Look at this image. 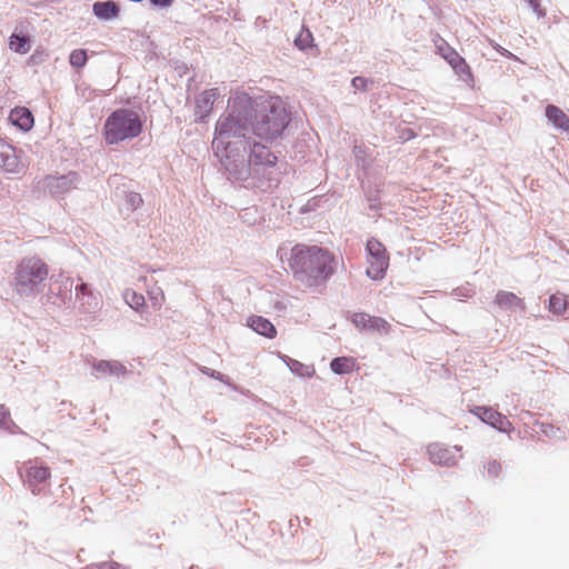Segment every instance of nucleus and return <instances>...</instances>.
I'll return each mask as SVG.
<instances>
[{
    "label": "nucleus",
    "mask_w": 569,
    "mask_h": 569,
    "mask_svg": "<svg viewBox=\"0 0 569 569\" xmlns=\"http://www.w3.org/2000/svg\"><path fill=\"white\" fill-rule=\"evenodd\" d=\"M289 267L296 280L307 287H316L335 273L336 258L322 247L299 243L291 249Z\"/></svg>",
    "instance_id": "nucleus-1"
},
{
    "label": "nucleus",
    "mask_w": 569,
    "mask_h": 569,
    "mask_svg": "<svg viewBox=\"0 0 569 569\" xmlns=\"http://www.w3.org/2000/svg\"><path fill=\"white\" fill-rule=\"evenodd\" d=\"M141 131V121L129 109H117L106 121L104 138L108 143L133 138Z\"/></svg>",
    "instance_id": "nucleus-2"
},
{
    "label": "nucleus",
    "mask_w": 569,
    "mask_h": 569,
    "mask_svg": "<svg viewBox=\"0 0 569 569\" xmlns=\"http://www.w3.org/2000/svg\"><path fill=\"white\" fill-rule=\"evenodd\" d=\"M254 133L266 140H272L279 137L289 123V113L287 109H261L254 114Z\"/></svg>",
    "instance_id": "nucleus-3"
},
{
    "label": "nucleus",
    "mask_w": 569,
    "mask_h": 569,
    "mask_svg": "<svg viewBox=\"0 0 569 569\" xmlns=\"http://www.w3.org/2000/svg\"><path fill=\"white\" fill-rule=\"evenodd\" d=\"M49 274L47 263L38 257H28L21 260L16 271V283L23 290L32 291L43 282Z\"/></svg>",
    "instance_id": "nucleus-4"
},
{
    "label": "nucleus",
    "mask_w": 569,
    "mask_h": 569,
    "mask_svg": "<svg viewBox=\"0 0 569 569\" xmlns=\"http://www.w3.org/2000/svg\"><path fill=\"white\" fill-rule=\"evenodd\" d=\"M436 52L451 67L459 80L468 86L473 83V73L467 60L442 38L436 42Z\"/></svg>",
    "instance_id": "nucleus-5"
},
{
    "label": "nucleus",
    "mask_w": 569,
    "mask_h": 569,
    "mask_svg": "<svg viewBox=\"0 0 569 569\" xmlns=\"http://www.w3.org/2000/svg\"><path fill=\"white\" fill-rule=\"evenodd\" d=\"M227 107H284L279 96L271 92L250 94L243 89L231 91L227 100Z\"/></svg>",
    "instance_id": "nucleus-6"
},
{
    "label": "nucleus",
    "mask_w": 569,
    "mask_h": 569,
    "mask_svg": "<svg viewBox=\"0 0 569 569\" xmlns=\"http://www.w3.org/2000/svg\"><path fill=\"white\" fill-rule=\"evenodd\" d=\"M239 131V123L232 116L221 118L217 122L216 137L212 141V148L216 154L220 157L221 162L229 159L227 149L232 144V142L229 141V138L231 136L237 137Z\"/></svg>",
    "instance_id": "nucleus-7"
},
{
    "label": "nucleus",
    "mask_w": 569,
    "mask_h": 569,
    "mask_svg": "<svg viewBox=\"0 0 569 569\" xmlns=\"http://www.w3.org/2000/svg\"><path fill=\"white\" fill-rule=\"evenodd\" d=\"M367 251L369 254L367 274L373 280L382 279L389 267V256L385 246L377 239H370L367 242Z\"/></svg>",
    "instance_id": "nucleus-8"
},
{
    "label": "nucleus",
    "mask_w": 569,
    "mask_h": 569,
    "mask_svg": "<svg viewBox=\"0 0 569 569\" xmlns=\"http://www.w3.org/2000/svg\"><path fill=\"white\" fill-rule=\"evenodd\" d=\"M79 182V178L76 172H69L67 174L46 176L40 184L41 189L54 198H62L64 194L76 189Z\"/></svg>",
    "instance_id": "nucleus-9"
},
{
    "label": "nucleus",
    "mask_w": 569,
    "mask_h": 569,
    "mask_svg": "<svg viewBox=\"0 0 569 569\" xmlns=\"http://www.w3.org/2000/svg\"><path fill=\"white\" fill-rule=\"evenodd\" d=\"M51 478L50 468L39 461H29L24 470V483L33 495H39L47 487Z\"/></svg>",
    "instance_id": "nucleus-10"
},
{
    "label": "nucleus",
    "mask_w": 569,
    "mask_h": 569,
    "mask_svg": "<svg viewBox=\"0 0 569 569\" xmlns=\"http://www.w3.org/2000/svg\"><path fill=\"white\" fill-rule=\"evenodd\" d=\"M469 412L500 432L509 433L513 429L509 419L492 407L473 406L469 408Z\"/></svg>",
    "instance_id": "nucleus-11"
},
{
    "label": "nucleus",
    "mask_w": 569,
    "mask_h": 569,
    "mask_svg": "<svg viewBox=\"0 0 569 569\" xmlns=\"http://www.w3.org/2000/svg\"><path fill=\"white\" fill-rule=\"evenodd\" d=\"M460 451L461 447L459 446L449 448L440 443H431L428 447V455L430 461L435 465L443 467L456 466L459 460V456L457 453Z\"/></svg>",
    "instance_id": "nucleus-12"
},
{
    "label": "nucleus",
    "mask_w": 569,
    "mask_h": 569,
    "mask_svg": "<svg viewBox=\"0 0 569 569\" xmlns=\"http://www.w3.org/2000/svg\"><path fill=\"white\" fill-rule=\"evenodd\" d=\"M351 321L359 330L380 335H388L391 329V325L386 319L365 312L353 313Z\"/></svg>",
    "instance_id": "nucleus-13"
},
{
    "label": "nucleus",
    "mask_w": 569,
    "mask_h": 569,
    "mask_svg": "<svg viewBox=\"0 0 569 569\" xmlns=\"http://www.w3.org/2000/svg\"><path fill=\"white\" fill-rule=\"evenodd\" d=\"M0 169L9 173H19L23 169L16 149L2 139H0Z\"/></svg>",
    "instance_id": "nucleus-14"
},
{
    "label": "nucleus",
    "mask_w": 569,
    "mask_h": 569,
    "mask_svg": "<svg viewBox=\"0 0 569 569\" xmlns=\"http://www.w3.org/2000/svg\"><path fill=\"white\" fill-rule=\"evenodd\" d=\"M121 7L114 0L96 1L92 3V14L100 21L110 22L120 17Z\"/></svg>",
    "instance_id": "nucleus-15"
},
{
    "label": "nucleus",
    "mask_w": 569,
    "mask_h": 569,
    "mask_svg": "<svg viewBox=\"0 0 569 569\" xmlns=\"http://www.w3.org/2000/svg\"><path fill=\"white\" fill-rule=\"evenodd\" d=\"M277 156H274L266 146L254 143L249 156V163L253 167H274L277 163Z\"/></svg>",
    "instance_id": "nucleus-16"
},
{
    "label": "nucleus",
    "mask_w": 569,
    "mask_h": 569,
    "mask_svg": "<svg viewBox=\"0 0 569 569\" xmlns=\"http://www.w3.org/2000/svg\"><path fill=\"white\" fill-rule=\"evenodd\" d=\"M248 327L254 332L268 338L273 339L277 337V329L267 318L261 316H250L247 320Z\"/></svg>",
    "instance_id": "nucleus-17"
},
{
    "label": "nucleus",
    "mask_w": 569,
    "mask_h": 569,
    "mask_svg": "<svg viewBox=\"0 0 569 569\" xmlns=\"http://www.w3.org/2000/svg\"><path fill=\"white\" fill-rule=\"evenodd\" d=\"M9 120L22 131H29L34 124V118L30 109H11Z\"/></svg>",
    "instance_id": "nucleus-18"
},
{
    "label": "nucleus",
    "mask_w": 569,
    "mask_h": 569,
    "mask_svg": "<svg viewBox=\"0 0 569 569\" xmlns=\"http://www.w3.org/2000/svg\"><path fill=\"white\" fill-rule=\"evenodd\" d=\"M9 48L16 53L26 54L31 49L30 36L14 30L9 37Z\"/></svg>",
    "instance_id": "nucleus-19"
},
{
    "label": "nucleus",
    "mask_w": 569,
    "mask_h": 569,
    "mask_svg": "<svg viewBox=\"0 0 569 569\" xmlns=\"http://www.w3.org/2000/svg\"><path fill=\"white\" fill-rule=\"evenodd\" d=\"M93 369L100 375V376H124L127 373V368L119 361L112 360H101L93 365Z\"/></svg>",
    "instance_id": "nucleus-20"
},
{
    "label": "nucleus",
    "mask_w": 569,
    "mask_h": 569,
    "mask_svg": "<svg viewBox=\"0 0 569 569\" xmlns=\"http://www.w3.org/2000/svg\"><path fill=\"white\" fill-rule=\"evenodd\" d=\"M495 303L503 309H525L523 300L509 291H499L496 295Z\"/></svg>",
    "instance_id": "nucleus-21"
},
{
    "label": "nucleus",
    "mask_w": 569,
    "mask_h": 569,
    "mask_svg": "<svg viewBox=\"0 0 569 569\" xmlns=\"http://www.w3.org/2000/svg\"><path fill=\"white\" fill-rule=\"evenodd\" d=\"M330 368L337 375L350 373L359 369L357 360L352 357H337L331 360Z\"/></svg>",
    "instance_id": "nucleus-22"
},
{
    "label": "nucleus",
    "mask_w": 569,
    "mask_h": 569,
    "mask_svg": "<svg viewBox=\"0 0 569 569\" xmlns=\"http://www.w3.org/2000/svg\"><path fill=\"white\" fill-rule=\"evenodd\" d=\"M296 48L302 52H308L311 49L316 48L315 38L312 32L306 28L305 26L301 28L300 32L296 36L293 41Z\"/></svg>",
    "instance_id": "nucleus-23"
},
{
    "label": "nucleus",
    "mask_w": 569,
    "mask_h": 569,
    "mask_svg": "<svg viewBox=\"0 0 569 569\" xmlns=\"http://www.w3.org/2000/svg\"><path fill=\"white\" fill-rule=\"evenodd\" d=\"M88 60L89 51L83 48L73 49L68 57L69 64L78 71L86 67Z\"/></svg>",
    "instance_id": "nucleus-24"
},
{
    "label": "nucleus",
    "mask_w": 569,
    "mask_h": 569,
    "mask_svg": "<svg viewBox=\"0 0 569 569\" xmlns=\"http://www.w3.org/2000/svg\"><path fill=\"white\" fill-rule=\"evenodd\" d=\"M221 96L219 88L206 89L201 92L200 98L197 100L194 107H214V103Z\"/></svg>",
    "instance_id": "nucleus-25"
},
{
    "label": "nucleus",
    "mask_w": 569,
    "mask_h": 569,
    "mask_svg": "<svg viewBox=\"0 0 569 569\" xmlns=\"http://www.w3.org/2000/svg\"><path fill=\"white\" fill-rule=\"evenodd\" d=\"M547 117L556 127L569 132V117L562 109H547Z\"/></svg>",
    "instance_id": "nucleus-26"
},
{
    "label": "nucleus",
    "mask_w": 569,
    "mask_h": 569,
    "mask_svg": "<svg viewBox=\"0 0 569 569\" xmlns=\"http://www.w3.org/2000/svg\"><path fill=\"white\" fill-rule=\"evenodd\" d=\"M283 361L288 366V368L296 375L300 377H311L315 373V370L312 367L306 366L302 362L291 359L287 356H284Z\"/></svg>",
    "instance_id": "nucleus-27"
},
{
    "label": "nucleus",
    "mask_w": 569,
    "mask_h": 569,
    "mask_svg": "<svg viewBox=\"0 0 569 569\" xmlns=\"http://www.w3.org/2000/svg\"><path fill=\"white\" fill-rule=\"evenodd\" d=\"M568 308L567 297L562 293H555L549 299L548 309L555 315H562Z\"/></svg>",
    "instance_id": "nucleus-28"
},
{
    "label": "nucleus",
    "mask_w": 569,
    "mask_h": 569,
    "mask_svg": "<svg viewBox=\"0 0 569 569\" xmlns=\"http://www.w3.org/2000/svg\"><path fill=\"white\" fill-rule=\"evenodd\" d=\"M123 298H124L126 302L132 309H134L137 311H140L146 305V299H144L143 295L138 293L137 291H134L132 289H126V291L123 293Z\"/></svg>",
    "instance_id": "nucleus-29"
},
{
    "label": "nucleus",
    "mask_w": 569,
    "mask_h": 569,
    "mask_svg": "<svg viewBox=\"0 0 569 569\" xmlns=\"http://www.w3.org/2000/svg\"><path fill=\"white\" fill-rule=\"evenodd\" d=\"M483 477L488 479H497L502 472V466L500 461L492 459L483 466Z\"/></svg>",
    "instance_id": "nucleus-30"
},
{
    "label": "nucleus",
    "mask_w": 569,
    "mask_h": 569,
    "mask_svg": "<svg viewBox=\"0 0 569 569\" xmlns=\"http://www.w3.org/2000/svg\"><path fill=\"white\" fill-rule=\"evenodd\" d=\"M370 84H373V80L362 76H356L351 79V86L360 91H367Z\"/></svg>",
    "instance_id": "nucleus-31"
},
{
    "label": "nucleus",
    "mask_w": 569,
    "mask_h": 569,
    "mask_svg": "<svg viewBox=\"0 0 569 569\" xmlns=\"http://www.w3.org/2000/svg\"><path fill=\"white\" fill-rule=\"evenodd\" d=\"M170 66L172 67L173 71L178 74V77L182 78L189 72L188 64L179 59H171Z\"/></svg>",
    "instance_id": "nucleus-32"
},
{
    "label": "nucleus",
    "mask_w": 569,
    "mask_h": 569,
    "mask_svg": "<svg viewBox=\"0 0 569 569\" xmlns=\"http://www.w3.org/2000/svg\"><path fill=\"white\" fill-rule=\"evenodd\" d=\"M143 200L142 197L137 192H129L126 196V203L130 210H136L141 207Z\"/></svg>",
    "instance_id": "nucleus-33"
},
{
    "label": "nucleus",
    "mask_w": 569,
    "mask_h": 569,
    "mask_svg": "<svg viewBox=\"0 0 569 569\" xmlns=\"http://www.w3.org/2000/svg\"><path fill=\"white\" fill-rule=\"evenodd\" d=\"M149 299L151 301V306L157 310H159L162 307L166 300L164 293L160 289H158L157 291L149 292Z\"/></svg>",
    "instance_id": "nucleus-34"
},
{
    "label": "nucleus",
    "mask_w": 569,
    "mask_h": 569,
    "mask_svg": "<svg viewBox=\"0 0 569 569\" xmlns=\"http://www.w3.org/2000/svg\"><path fill=\"white\" fill-rule=\"evenodd\" d=\"M148 3L151 9L160 11L172 7L174 0H148Z\"/></svg>",
    "instance_id": "nucleus-35"
},
{
    "label": "nucleus",
    "mask_w": 569,
    "mask_h": 569,
    "mask_svg": "<svg viewBox=\"0 0 569 569\" xmlns=\"http://www.w3.org/2000/svg\"><path fill=\"white\" fill-rule=\"evenodd\" d=\"M525 1L528 3V6L532 10V12L538 18H545L546 17V14H547L546 9L541 7L539 0H525Z\"/></svg>",
    "instance_id": "nucleus-36"
},
{
    "label": "nucleus",
    "mask_w": 569,
    "mask_h": 569,
    "mask_svg": "<svg viewBox=\"0 0 569 569\" xmlns=\"http://www.w3.org/2000/svg\"><path fill=\"white\" fill-rule=\"evenodd\" d=\"M492 48L502 57L509 59V60H518L517 56L513 54L511 51L507 50L506 48L501 47L500 44L496 42H491Z\"/></svg>",
    "instance_id": "nucleus-37"
},
{
    "label": "nucleus",
    "mask_w": 569,
    "mask_h": 569,
    "mask_svg": "<svg viewBox=\"0 0 569 569\" xmlns=\"http://www.w3.org/2000/svg\"><path fill=\"white\" fill-rule=\"evenodd\" d=\"M353 153L358 160L365 161L367 158V151L363 146H355Z\"/></svg>",
    "instance_id": "nucleus-38"
},
{
    "label": "nucleus",
    "mask_w": 569,
    "mask_h": 569,
    "mask_svg": "<svg viewBox=\"0 0 569 569\" xmlns=\"http://www.w3.org/2000/svg\"><path fill=\"white\" fill-rule=\"evenodd\" d=\"M90 295L88 290V286L86 283H81L76 288V297L80 298L81 296Z\"/></svg>",
    "instance_id": "nucleus-39"
},
{
    "label": "nucleus",
    "mask_w": 569,
    "mask_h": 569,
    "mask_svg": "<svg viewBox=\"0 0 569 569\" xmlns=\"http://www.w3.org/2000/svg\"><path fill=\"white\" fill-rule=\"evenodd\" d=\"M8 417V410L4 408V406L0 405V426L6 422Z\"/></svg>",
    "instance_id": "nucleus-40"
},
{
    "label": "nucleus",
    "mask_w": 569,
    "mask_h": 569,
    "mask_svg": "<svg viewBox=\"0 0 569 569\" xmlns=\"http://www.w3.org/2000/svg\"><path fill=\"white\" fill-rule=\"evenodd\" d=\"M546 107L551 108V107H556V106L552 103H548V104H546Z\"/></svg>",
    "instance_id": "nucleus-41"
}]
</instances>
